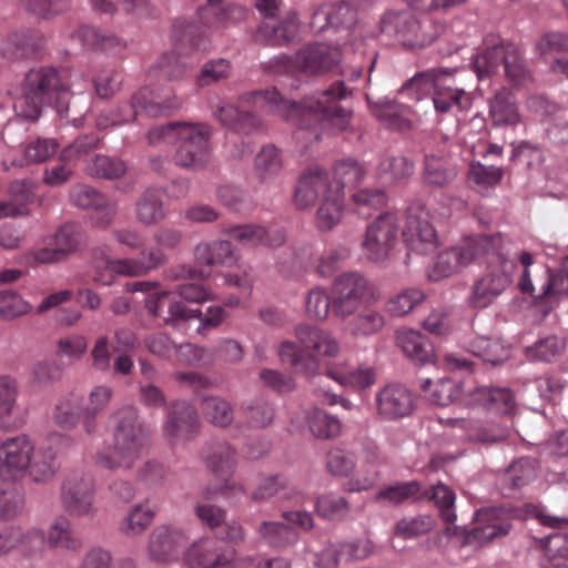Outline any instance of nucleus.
Listing matches in <instances>:
<instances>
[{"instance_id":"nucleus-1","label":"nucleus","mask_w":568,"mask_h":568,"mask_svg":"<svg viewBox=\"0 0 568 568\" xmlns=\"http://www.w3.org/2000/svg\"><path fill=\"white\" fill-rule=\"evenodd\" d=\"M352 94L343 81H336L325 90L294 102L285 99L276 88L254 90L239 97V105L223 104L214 112L219 122L236 133L250 134L262 126V120L248 106L266 114L276 115L297 128V134L306 131L307 141H317L323 131L344 132L351 129L353 111L342 102Z\"/></svg>"},{"instance_id":"nucleus-2","label":"nucleus","mask_w":568,"mask_h":568,"mask_svg":"<svg viewBox=\"0 0 568 568\" xmlns=\"http://www.w3.org/2000/svg\"><path fill=\"white\" fill-rule=\"evenodd\" d=\"M57 458L50 440L38 444L26 434L7 437L0 443V479L16 483L28 476L33 483L47 484L59 470Z\"/></svg>"},{"instance_id":"nucleus-3","label":"nucleus","mask_w":568,"mask_h":568,"mask_svg":"<svg viewBox=\"0 0 568 568\" xmlns=\"http://www.w3.org/2000/svg\"><path fill=\"white\" fill-rule=\"evenodd\" d=\"M71 72L67 68L40 67L31 69L24 79L23 97L18 105L21 114L36 120L43 105H53L59 113L68 110Z\"/></svg>"},{"instance_id":"nucleus-4","label":"nucleus","mask_w":568,"mask_h":568,"mask_svg":"<svg viewBox=\"0 0 568 568\" xmlns=\"http://www.w3.org/2000/svg\"><path fill=\"white\" fill-rule=\"evenodd\" d=\"M297 343L284 341L277 346V355L283 364L296 373L315 375L321 366V357H335L339 343L332 333L314 325L301 324L295 328Z\"/></svg>"},{"instance_id":"nucleus-5","label":"nucleus","mask_w":568,"mask_h":568,"mask_svg":"<svg viewBox=\"0 0 568 568\" xmlns=\"http://www.w3.org/2000/svg\"><path fill=\"white\" fill-rule=\"evenodd\" d=\"M494 245H489L488 253L484 254L487 268L473 284L468 304L473 308L489 306L513 282L517 268L511 257L513 241L501 233L489 235Z\"/></svg>"},{"instance_id":"nucleus-6","label":"nucleus","mask_w":568,"mask_h":568,"mask_svg":"<svg viewBox=\"0 0 568 568\" xmlns=\"http://www.w3.org/2000/svg\"><path fill=\"white\" fill-rule=\"evenodd\" d=\"M149 434L138 409L125 406L114 415L113 454L99 453L97 463L106 469H131L148 446Z\"/></svg>"},{"instance_id":"nucleus-7","label":"nucleus","mask_w":568,"mask_h":568,"mask_svg":"<svg viewBox=\"0 0 568 568\" xmlns=\"http://www.w3.org/2000/svg\"><path fill=\"white\" fill-rule=\"evenodd\" d=\"M375 296V286L359 272H344L332 284V313L341 321L355 315Z\"/></svg>"},{"instance_id":"nucleus-8","label":"nucleus","mask_w":568,"mask_h":568,"mask_svg":"<svg viewBox=\"0 0 568 568\" xmlns=\"http://www.w3.org/2000/svg\"><path fill=\"white\" fill-rule=\"evenodd\" d=\"M474 65L479 78L496 72L503 65L506 77L515 87H524L531 80L518 48L510 41H500L487 48L476 57Z\"/></svg>"},{"instance_id":"nucleus-9","label":"nucleus","mask_w":568,"mask_h":568,"mask_svg":"<svg viewBox=\"0 0 568 568\" xmlns=\"http://www.w3.org/2000/svg\"><path fill=\"white\" fill-rule=\"evenodd\" d=\"M159 282L138 281L125 285L126 292H144V307L149 315L163 321L164 324H176L199 317L201 310L189 308L181 301L173 297V292L159 291Z\"/></svg>"},{"instance_id":"nucleus-10","label":"nucleus","mask_w":568,"mask_h":568,"mask_svg":"<svg viewBox=\"0 0 568 568\" xmlns=\"http://www.w3.org/2000/svg\"><path fill=\"white\" fill-rule=\"evenodd\" d=\"M97 485L93 475L81 468L72 469L63 478L60 487L62 508L72 517H94Z\"/></svg>"},{"instance_id":"nucleus-11","label":"nucleus","mask_w":568,"mask_h":568,"mask_svg":"<svg viewBox=\"0 0 568 568\" xmlns=\"http://www.w3.org/2000/svg\"><path fill=\"white\" fill-rule=\"evenodd\" d=\"M182 100L176 97L170 89L153 90L150 88H142L135 92L131 102L124 108L128 109V115L123 119H114L110 125H120L133 120L138 114H145L148 116L170 115L180 110ZM99 129H106L109 122L103 115L97 120Z\"/></svg>"},{"instance_id":"nucleus-12","label":"nucleus","mask_w":568,"mask_h":568,"mask_svg":"<svg viewBox=\"0 0 568 568\" xmlns=\"http://www.w3.org/2000/svg\"><path fill=\"white\" fill-rule=\"evenodd\" d=\"M211 136L212 128L206 123L181 122L175 135L174 162L186 169L203 168L210 156Z\"/></svg>"},{"instance_id":"nucleus-13","label":"nucleus","mask_w":568,"mask_h":568,"mask_svg":"<svg viewBox=\"0 0 568 568\" xmlns=\"http://www.w3.org/2000/svg\"><path fill=\"white\" fill-rule=\"evenodd\" d=\"M489 245H494V239L489 235H479L468 237L460 245L440 252L428 272L429 280L436 282L449 277L471 262L481 260V256L488 253Z\"/></svg>"},{"instance_id":"nucleus-14","label":"nucleus","mask_w":568,"mask_h":568,"mask_svg":"<svg viewBox=\"0 0 568 568\" xmlns=\"http://www.w3.org/2000/svg\"><path fill=\"white\" fill-rule=\"evenodd\" d=\"M518 260L524 267L518 282V288L521 293L534 295L538 304L552 303L568 294V274L564 270L551 271L541 266L538 274L539 288L537 290L529 270L532 265V255L529 252H523Z\"/></svg>"},{"instance_id":"nucleus-15","label":"nucleus","mask_w":568,"mask_h":568,"mask_svg":"<svg viewBox=\"0 0 568 568\" xmlns=\"http://www.w3.org/2000/svg\"><path fill=\"white\" fill-rule=\"evenodd\" d=\"M399 217L394 212H386L371 222L362 244L367 260L376 263L392 258L398 244Z\"/></svg>"},{"instance_id":"nucleus-16","label":"nucleus","mask_w":568,"mask_h":568,"mask_svg":"<svg viewBox=\"0 0 568 568\" xmlns=\"http://www.w3.org/2000/svg\"><path fill=\"white\" fill-rule=\"evenodd\" d=\"M449 80V72L442 69H430L413 77L403 85L402 90L403 92L413 88L420 90L423 83H432L434 87L433 102L438 113L462 111L466 108L468 99L464 90L452 88L447 83Z\"/></svg>"},{"instance_id":"nucleus-17","label":"nucleus","mask_w":568,"mask_h":568,"mask_svg":"<svg viewBox=\"0 0 568 568\" xmlns=\"http://www.w3.org/2000/svg\"><path fill=\"white\" fill-rule=\"evenodd\" d=\"M209 38H175L173 50L164 53L152 69L155 75L168 80L182 79L193 62L201 58L205 51Z\"/></svg>"},{"instance_id":"nucleus-18","label":"nucleus","mask_w":568,"mask_h":568,"mask_svg":"<svg viewBox=\"0 0 568 568\" xmlns=\"http://www.w3.org/2000/svg\"><path fill=\"white\" fill-rule=\"evenodd\" d=\"M428 217V211L422 201H413L407 206L402 235L409 251L428 254L436 250L437 234Z\"/></svg>"},{"instance_id":"nucleus-19","label":"nucleus","mask_w":568,"mask_h":568,"mask_svg":"<svg viewBox=\"0 0 568 568\" xmlns=\"http://www.w3.org/2000/svg\"><path fill=\"white\" fill-rule=\"evenodd\" d=\"M510 529L511 521L501 509H481L476 513L474 527L465 532L463 544L480 548L495 539L507 536Z\"/></svg>"},{"instance_id":"nucleus-20","label":"nucleus","mask_w":568,"mask_h":568,"mask_svg":"<svg viewBox=\"0 0 568 568\" xmlns=\"http://www.w3.org/2000/svg\"><path fill=\"white\" fill-rule=\"evenodd\" d=\"M377 416L387 422L409 416L415 409L413 392L402 384H388L375 394Z\"/></svg>"},{"instance_id":"nucleus-21","label":"nucleus","mask_w":568,"mask_h":568,"mask_svg":"<svg viewBox=\"0 0 568 568\" xmlns=\"http://www.w3.org/2000/svg\"><path fill=\"white\" fill-rule=\"evenodd\" d=\"M333 184L328 173L320 166H312L302 173L294 192V204L297 209L312 207L316 202H322L331 191L338 190Z\"/></svg>"},{"instance_id":"nucleus-22","label":"nucleus","mask_w":568,"mask_h":568,"mask_svg":"<svg viewBox=\"0 0 568 568\" xmlns=\"http://www.w3.org/2000/svg\"><path fill=\"white\" fill-rule=\"evenodd\" d=\"M357 11L347 2L342 1L328 11L314 12L310 21L311 31L314 33H341L351 34L355 31Z\"/></svg>"},{"instance_id":"nucleus-23","label":"nucleus","mask_w":568,"mask_h":568,"mask_svg":"<svg viewBox=\"0 0 568 568\" xmlns=\"http://www.w3.org/2000/svg\"><path fill=\"white\" fill-rule=\"evenodd\" d=\"M186 541L187 537L182 529L170 525L156 526L149 536L148 555L154 561L174 560Z\"/></svg>"},{"instance_id":"nucleus-24","label":"nucleus","mask_w":568,"mask_h":568,"mask_svg":"<svg viewBox=\"0 0 568 568\" xmlns=\"http://www.w3.org/2000/svg\"><path fill=\"white\" fill-rule=\"evenodd\" d=\"M200 419L196 408L185 400L172 403L163 426L165 435L174 440L190 439L197 434Z\"/></svg>"},{"instance_id":"nucleus-25","label":"nucleus","mask_w":568,"mask_h":568,"mask_svg":"<svg viewBox=\"0 0 568 568\" xmlns=\"http://www.w3.org/2000/svg\"><path fill=\"white\" fill-rule=\"evenodd\" d=\"M227 550L213 538H201L186 549L184 562L189 568H222L230 560Z\"/></svg>"},{"instance_id":"nucleus-26","label":"nucleus","mask_w":568,"mask_h":568,"mask_svg":"<svg viewBox=\"0 0 568 568\" xmlns=\"http://www.w3.org/2000/svg\"><path fill=\"white\" fill-rule=\"evenodd\" d=\"M72 202L82 209H92L99 225H109L116 214V203L88 185H77L71 191Z\"/></svg>"},{"instance_id":"nucleus-27","label":"nucleus","mask_w":568,"mask_h":568,"mask_svg":"<svg viewBox=\"0 0 568 568\" xmlns=\"http://www.w3.org/2000/svg\"><path fill=\"white\" fill-rule=\"evenodd\" d=\"M301 72L317 74L333 70L342 59L337 48L315 43L297 52Z\"/></svg>"},{"instance_id":"nucleus-28","label":"nucleus","mask_w":568,"mask_h":568,"mask_svg":"<svg viewBox=\"0 0 568 568\" xmlns=\"http://www.w3.org/2000/svg\"><path fill=\"white\" fill-rule=\"evenodd\" d=\"M467 404L479 405L497 414H510L516 407L515 394L507 387H477L467 392Z\"/></svg>"},{"instance_id":"nucleus-29","label":"nucleus","mask_w":568,"mask_h":568,"mask_svg":"<svg viewBox=\"0 0 568 568\" xmlns=\"http://www.w3.org/2000/svg\"><path fill=\"white\" fill-rule=\"evenodd\" d=\"M232 240L250 246L276 247L284 243L285 234L281 229H266L257 224H241L225 231Z\"/></svg>"},{"instance_id":"nucleus-30","label":"nucleus","mask_w":568,"mask_h":568,"mask_svg":"<svg viewBox=\"0 0 568 568\" xmlns=\"http://www.w3.org/2000/svg\"><path fill=\"white\" fill-rule=\"evenodd\" d=\"M203 459L206 468L216 477H225L233 474L237 455L236 450L225 440L209 443L203 450Z\"/></svg>"},{"instance_id":"nucleus-31","label":"nucleus","mask_w":568,"mask_h":568,"mask_svg":"<svg viewBox=\"0 0 568 568\" xmlns=\"http://www.w3.org/2000/svg\"><path fill=\"white\" fill-rule=\"evenodd\" d=\"M163 191L158 187L146 189L135 202L136 221L145 226L155 225L166 216Z\"/></svg>"},{"instance_id":"nucleus-32","label":"nucleus","mask_w":568,"mask_h":568,"mask_svg":"<svg viewBox=\"0 0 568 568\" xmlns=\"http://www.w3.org/2000/svg\"><path fill=\"white\" fill-rule=\"evenodd\" d=\"M195 261L199 265L230 266L236 262V255L230 241H212L200 243L194 250Z\"/></svg>"},{"instance_id":"nucleus-33","label":"nucleus","mask_w":568,"mask_h":568,"mask_svg":"<svg viewBox=\"0 0 568 568\" xmlns=\"http://www.w3.org/2000/svg\"><path fill=\"white\" fill-rule=\"evenodd\" d=\"M397 345L410 359L425 364L434 357V347L429 339L419 332L400 329L396 333Z\"/></svg>"},{"instance_id":"nucleus-34","label":"nucleus","mask_w":568,"mask_h":568,"mask_svg":"<svg viewBox=\"0 0 568 568\" xmlns=\"http://www.w3.org/2000/svg\"><path fill=\"white\" fill-rule=\"evenodd\" d=\"M47 542L51 548L71 552L81 550L82 539L74 531L71 521L65 516L57 517L47 532Z\"/></svg>"},{"instance_id":"nucleus-35","label":"nucleus","mask_w":568,"mask_h":568,"mask_svg":"<svg viewBox=\"0 0 568 568\" xmlns=\"http://www.w3.org/2000/svg\"><path fill=\"white\" fill-rule=\"evenodd\" d=\"M83 397L78 393H69L59 398L52 412L53 423L65 430L75 428L83 417Z\"/></svg>"},{"instance_id":"nucleus-36","label":"nucleus","mask_w":568,"mask_h":568,"mask_svg":"<svg viewBox=\"0 0 568 568\" xmlns=\"http://www.w3.org/2000/svg\"><path fill=\"white\" fill-rule=\"evenodd\" d=\"M283 169L281 152L274 145H265L256 154L251 179L263 184L272 181Z\"/></svg>"},{"instance_id":"nucleus-37","label":"nucleus","mask_w":568,"mask_h":568,"mask_svg":"<svg viewBox=\"0 0 568 568\" xmlns=\"http://www.w3.org/2000/svg\"><path fill=\"white\" fill-rule=\"evenodd\" d=\"M363 462L369 466L368 474L362 476L361 470H356L345 485L346 491L358 493L367 490L376 483L379 476V467L383 464V457L375 444L366 446Z\"/></svg>"},{"instance_id":"nucleus-38","label":"nucleus","mask_w":568,"mask_h":568,"mask_svg":"<svg viewBox=\"0 0 568 568\" xmlns=\"http://www.w3.org/2000/svg\"><path fill=\"white\" fill-rule=\"evenodd\" d=\"M456 175V168L448 162L445 155L433 152L425 153L423 170L425 183L442 187L453 182Z\"/></svg>"},{"instance_id":"nucleus-39","label":"nucleus","mask_w":568,"mask_h":568,"mask_svg":"<svg viewBox=\"0 0 568 568\" xmlns=\"http://www.w3.org/2000/svg\"><path fill=\"white\" fill-rule=\"evenodd\" d=\"M113 396V389L106 385H98L91 389L88 403L83 408V429L88 435H92L97 430L95 417L105 409Z\"/></svg>"},{"instance_id":"nucleus-40","label":"nucleus","mask_w":568,"mask_h":568,"mask_svg":"<svg viewBox=\"0 0 568 568\" xmlns=\"http://www.w3.org/2000/svg\"><path fill=\"white\" fill-rule=\"evenodd\" d=\"M345 322V329L353 336H371L385 326L384 315L375 308L365 307Z\"/></svg>"},{"instance_id":"nucleus-41","label":"nucleus","mask_w":568,"mask_h":568,"mask_svg":"<svg viewBox=\"0 0 568 568\" xmlns=\"http://www.w3.org/2000/svg\"><path fill=\"white\" fill-rule=\"evenodd\" d=\"M489 115L495 125H516L520 115L514 95L503 89L489 102Z\"/></svg>"},{"instance_id":"nucleus-42","label":"nucleus","mask_w":568,"mask_h":568,"mask_svg":"<svg viewBox=\"0 0 568 568\" xmlns=\"http://www.w3.org/2000/svg\"><path fill=\"white\" fill-rule=\"evenodd\" d=\"M144 500L132 506L128 514L121 519L119 528L126 536H139L143 534L155 518L156 511L148 506Z\"/></svg>"},{"instance_id":"nucleus-43","label":"nucleus","mask_w":568,"mask_h":568,"mask_svg":"<svg viewBox=\"0 0 568 568\" xmlns=\"http://www.w3.org/2000/svg\"><path fill=\"white\" fill-rule=\"evenodd\" d=\"M470 353L484 363L494 366L507 361L510 356V347L499 338L477 337L469 346Z\"/></svg>"},{"instance_id":"nucleus-44","label":"nucleus","mask_w":568,"mask_h":568,"mask_svg":"<svg viewBox=\"0 0 568 568\" xmlns=\"http://www.w3.org/2000/svg\"><path fill=\"white\" fill-rule=\"evenodd\" d=\"M315 508L320 517L329 521H343L352 513L348 499L334 491L320 495L316 498Z\"/></svg>"},{"instance_id":"nucleus-45","label":"nucleus","mask_w":568,"mask_h":568,"mask_svg":"<svg viewBox=\"0 0 568 568\" xmlns=\"http://www.w3.org/2000/svg\"><path fill=\"white\" fill-rule=\"evenodd\" d=\"M344 192L341 187L338 190L331 191L329 195H326L320 203V207L316 212V226L321 231H329L336 226L343 215Z\"/></svg>"},{"instance_id":"nucleus-46","label":"nucleus","mask_w":568,"mask_h":568,"mask_svg":"<svg viewBox=\"0 0 568 568\" xmlns=\"http://www.w3.org/2000/svg\"><path fill=\"white\" fill-rule=\"evenodd\" d=\"M261 539L272 548L283 549L297 542L298 532L287 524L263 521L257 528Z\"/></svg>"},{"instance_id":"nucleus-47","label":"nucleus","mask_w":568,"mask_h":568,"mask_svg":"<svg viewBox=\"0 0 568 568\" xmlns=\"http://www.w3.org/2000/svg\"><path fill=\"white\" fill-rule=\"evenodd\" d=\"M420 22L409 10L387 11L381 19V32L386 36H399L416 33L419 31Z\"/></svg>"},{"instance_id":"nucleus-48","label":"nucleus","mask_w":568,"mask_h":568,"mask_svg":"<svg viewBox=\"0 0 568 568\" xmlns=\"http://www.w3.org/2000/svg\"><path fill=\"white\" fill-rule=\"evenodd\" d=\"M312 434L320 439L337 437L342 432L341 420L320 408H313L305 416Z\"/></svg>"},{"instance_id":"nucleus-49","label":"nucleus","mask_w":568,"mask_h":568,"mask_svg":"<svg viewBox=\"0 0 568 568\" xmlns=\"http://www.w3.org/2000/svg\"><path fill=\"white\" fill-rule=\"evenodd\" d=\"M327 377L344 386L354 388H366L375 384L376 373L371 366H358L347 372L328 369Z\"/></svg>"},{"instance_id":"nucleus-50","label":"nucleus","mask_w":568,"mask_h":568,"mask_svg":"<svg viewBox=\"0 0 568 568\" xmlns=\"http://www.w3.org/2000/svg\"><path fill=\"white\" fill-rule=\"evenodd\" d=\"M432 499L438 507L443 520L448 524L445 529L446 535H456L459 528L454 526L456 520V514L454 511V491L443 484H437L432 488Z\"/></svg>"},{"instance_id":"nucleus-51","label":"nucleus","mask_w":568,"mask_h":568,"mask_svg":"<svg viewBox=\"0 0 568 568\" xmlns=\"http://www.w3.org/2000/svg\"><path fill=\"white\" fill-rule=\"evenodd\" d=\"M201 409L204 417L217 427L230 426L234 418L232 405L220 396L204 397Z\"/></svg>"},{"instance_id":"nucleus-52","label":"nucleus","mask_w":568,"mask_h":568,"mask_svg":"<svg viewBox=\"0 0 568 568\" xmlns=\"http://www.w3.org/2000/svg\"><path fill=\"white\" fill-rule=\"evenodd\" d=\"M414 169V162L404 155L386 156L377 166L379 178L386 183H393L409 178Z\"/></svg>"},{"instance_id":"nucleus-53","label":"nucleus","mask_w":568,"mask_h":568,"mask_svg":"<svg viewBox=\"0 0 568 568\" xmlns=\"http://www.w3.org/2000/svg\"><path fill=\"white\" fill-rule=\"evenodd\" d=\"M467 436L473 442L491 445L506 440L508 430L494 422H476L468 426Z\"/></svg>"},{"instance_id":"nucleus-54","label":"nucleus","mask_w":568,"mask_h":568,"mask_svg":"<svg viewBox=\"0 0 568 568\" xmlns=\"http://www.w3.org/2000/svg\"><path fill=\"white\" fill-rule=\"evenodd\" d=\"M172 361L181 365L203 367L214 363V355L211 348L185 343L176 345Z\"/></svg>"},{"instance_id":"nucleus-55","label":"nucleus","mask_w":568,"mask_h":568,"mask_svg":"<svg viewBox=\"0 0 568 568\" xmlns=\"http://www.w3.org/2000/svg\"><path fill=\"white\" fill-rule=\"evenodd\" d=\"M425 300V293L416 287L405 288L386 302V311L392 316H404Z\"/></svg>"},{"instance_id":"nucleus-56","label":"nucleus","mask_w":568,"mask_h":568,"mask_svg":"<svg viewBox=\"0 0 568 568\" xmlns=\"http://www.w3.org/2000/svg\"><path fill=\"white\" fill-rule=\"evenodd\" d=\"M41 54L37 38H7L2 45V55L10 60L38 59Z\"/></svg>"},{"instance_id":"nucleus-57","label":"nucleus","mask_w":568,"mask_h":568,"mask_svg":"<svg viewBox=\"0 0 568 568\" xmlns=\"http://www.w3.org/2000/svg\"><path fill=\"white\" fill-rule=\"evenodd\" d=\"M435 526V519L429 515L405 517L397 521L394 534L402 539H412L429 532Z\"/></svg>"},{"instance_id":"nucleus-58","label":"nucleus","mask_w":568,"mask_h":568,"mask_svg":"<svg viewBox=\"0 0 568 568\" xmlns=\"http://www.w3.org/2000/svg\"><path fill=\"white\" fill-rule=\"evenodd\" d=\"M538 47L545 59L551 60V69L568 78V61L559 57L561 52L568 51V38H542Z\"/></svg>"},{"instance_id":"nucleus-59","label":"nucleus","mask_w":568,"mask_h":568,"mask_svg":"<svg viewBox=\"0 0 568 568\" xmlns=\"http://www.w3.org/2000/svg\"><path fill=\"white\" fill-rule=\"evenodd\" d=\"M87 171L92 176L115 180L124 175L126 166L118 158L97 155L92 163L88 165Z\"/></svg>"},{"instance_id":"nucleus-60","label":"nucleus","mask_w":568,"mask_h":568,"mask_svg":"<svg viewBox=\"0 0 568 568\" xmlns=\"http://www.w3.org/2000/svg\"><path fill=\"white\" fill-rule=\"evenodd\" d=\"M113 272V258H110L105 250L97 247L92 251V281L95 284L110 286L115 282Z\"/></svg>"},{"instance_id":"nucleus-61","label":"nucleus","mask_w":568,"mask_h":568,"mask_svg":"<svg viewBox=\"0 0 568 568\" xmlns=\"http://www.w3.org/2000/svg\"><path fill=\"white\" fill-rule=\"evenodd\" d=\"M305 310L311 318L326 320L332 311V294L322 286H315L307 293Z\"/></svg>"},{"instance_id":"nucleus-62","label":"nucleus","mask_w":568,"mask_h":568,"mask_svg":"<svg viewBox=\"0 0 568 568\" xmlns=\"http://www.w3.org/2000/svg\"><path fill=\"white\" fill-rule=\"evenodd\" d=\"M334 173L336 180L332 183L337 184L344 192L345 187L356 186L363 180L365 170L357 161L345 159L335 165Z\"/></svg>"},{"instance_id":"nucleus-63","label":"nucleus","mask_w":568,"mask_h":568,"mask_svg":"<svg viewBox=\"0 0 568 568\" xmlns=\"http://www.w3.org/2000/svg\"><path fill=\"white\" fill-rule=\"evenodd\" d=\"M355 455L341 448L331 449L326 456V468L336 477H349L355 474Z\"/></svg>"},{"instance_id":"nucleus-64","label":"nucleus","mask_w":568,"mask_h":568,"mask_svg":"<svg viewBox=\"0 0 568 568\" xmlns=\"http://www.w3.org/2000/svg\"><path fill=\"white\" fill-rule=\"evenodd\" d=\"M420 493V485L416 480L397 483L381 489L376 496L378 500L388 501L392 505H399Z\"/></svg>"}]
</instances>
